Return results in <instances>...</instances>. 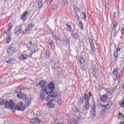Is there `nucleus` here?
<instances>
[{
  "label": "nucleus",
  "mask_w": 124,
  "mask_h": 124,
  "mask_svg": "<svg viewBox=\"0 0 124 124\" xmlns=\"http://www.w3.org/2000/svg\"><path fill=\"white\" fill-rule=\"evenodd\" d=\"M46 100L48 102V103L50 102H53V97L51 96V95H48L46 98Z\"/></svg>",
  "instance_id": "obj_30"
},
{
  "label": "nucleus",
  "mask_w": 124,
  "mask_h": 124,
  "mask_svg": "<svg viewBox=\"0 0 124 124\" xmlns=\"http://www.w3.org/2000/svg\"><path fill=\"white\" fill-rule=\"evenodd\" d=\"M117 25H118V22H117L116 21H114L113 23V27H112L113 30L116 31V29H117V28H118Z\"/></svg>",
  "instance_id": "obj_31"
},
{
  "label": "nucleus",
  "mask_w": 124,
  "mask_h": 124,
  "mask_svg": "<svg viewBox=\"0 0 124 124\" xmlns=\"http://www.w3.org/2000/svg\"><path fill=\"white\" fill-rule=\"evenodd\" d=\"M110 88H106V91L107 93H110Z\"/></svg>",
  "instance_id": "obj_54"
},
{
  "label": "nucleus",
  "mask_w": 124,
  "mask_h": 124,
  "mask_svg": "<svg viewBox=\"0 0 124 124\" xmlns=\"http://www.w3.org/2000/svg\"><path fill=\"white\" fill-rule=\"evenodd\" d=\"M6 43H7V44H9V43H10V42H11V38L9 37V35H8L6 39Z\"/></svg>",
  "instance_id": "obj_35"
},
{
  "label": "nucleus",
  "mask_w": 124,
  "mask_h": 124,
  "mask_svg": "<svg viewBox=\"0 0 124 124\" xmlns=\"http://www.w3.org/2000/svg\"><path fill=\"white\" fill-rule=\"evenodd\" d=\"M79 62L81 65H83L84 67H85V60H84V58L83 57H81V56L79 57L78 58Z\"/></svg>",
  "instance_id": "obj_20"
},
{
  "label": "nucleus",
  "mask_w": 124,
  "mask_h": 124,
  "mask_svg": "<svg viewBox=\"0 0 124 124\" xmlns=\"http://www.w3.org/2000/svg\"><path fill=\"white\" fill-rule=\"evenodd\" d=\"M11 29H12V26L10 27V28L8 29L7 31L5 32V33H7V34H10V33L11 32Z\"/></svg>",
  "instance_id": "obj_40"
},
{
  "label": "nucleus",
  "mask_w": 124,
  "mask_h": 124,
  "mask_svg": "<svg viewBox=\"0 0 124 124\" xmlns=\"http://www.w3.org/2000/svg\"><path fill=\"white\" fill-rule=\"evenodd\" d=\"M47 106L48 108H55V104L53 103V102H50L47 104Z\"/></svg>",
  "instance_id": "obj_28"
},
{
  "label": "nucleus",
  "mask_w": 124,
  "mask_h": 124,
  "mask_svg": "<svg viewBox=\"0 0 124 124\" xmlns=\"http://www.w3.org/2000/svg\"><path fill=\"white\" fill-rule=\"evenodd\" d=\"M83 98L85 99V102H90V99L91 98L87 94V93H84Z\"/></svg>",
  "instance_id": "obj_23"
},
{
  "label": "nucleus",
  "mask_w": 124,
  "mask_h": 124,
  "mask_svg": "<svg viewBox=\"0 0 124 124\" xmlns=\"http://www.w3.org/2000/svg\"><path fill=\"white\" fill-rule=\"evenodd\" d=\"M117 89H118V85H115L112 89V92H113V93L116 92V91H117Z\"/></svg>",
  "instance_id": "obj_47"
},
{
  "label": "nucleus",
  "mask_w": 124,
  "mask_h": 124,
  "mask_svg": "<svg viewBox=\"0 0 124 124\" xmlns=\"http://www.w3.org/2000/svg\"><path fill=\"white\" fill-rule=\"evenodd\" d=\"M26 89V88L22 87L21 89L18 88L15 90V92L16 93H22V91H24V90Z\"/></svg>",
  "instance_id": "obj_26"
},
{
  "label": "nucleus",
  "mask_w": 124,
  "mask_h": 124,
  "mask_svg": "<svg viewBox=\"0 0 124 124\" xmlns=\"http://www.w3.org/2000/svg\"><path fill=\"white\" fill-rule=\"evenodd\" d=\"M43 91L46 93V94H50V96L52 97H57L58 95V93L57 92H55L53 91V90H51L49 91L46 88L45 89H43Z\"/></svg>",
  "instance_id": "obj_6"
},
{
  "label": "nucleus",
  "mask_w": 124,
  "mask_h": 124,
  "mask_svg": "<svg viewBox=\"0 0 124 124\" xmlns=\"http://www.w3.org/2000/svg\"><path fill=\"white\" fill-rule=\"evenodd\" d=\"M120 51H121V48L118 47L116 49V51H114L113 53V61L115 62H117V61H118V56H119L118 52H120Z\"/></svg>",
  "instance_id": "obj_7"
},
{
  "label": "nucleus",
  "mask_w": 124,
  "mask_h": 124,
  "mask_svg": "<svg viewBox=\"0 0 124 124\" xmlns=\"http://www.w3.org/2000/svg\"><path fill=\"white\" fill-rule=\"evenodd\" d=\"M66 27H68V26H71V23L69 22H68L66 24Z\"/></svg>",
  "instance_id": "obj_61"
},
{
  "label": "nucleus",
  "mask_w": 124,
  "mask_h": 124,
  "mask_svg": "<svg viewBox=\"0 0 124 124\" xmlns=\"http://www.w3.org/2000/svg\"><path fill=\"white\" fill-rule=\"evenodd\" d=\"M46 56L47 58H50V53L49 51H47L46 52Z\"/></svg>",
  "instance_id": "obj_51"
},
{
  "label": "nucleus",
  "mask_w": 124,
  "mask_h": 124,
  "mask_svg": "<svg viewBox=\"0 0 124 124\" xmlns=\"http://www.w3.org/2000/svg\"><path fill=\"white\" fill-rule=\"evenodd\" d=\"M75 18L76 20H77V21H80V16H79V15H78V14H77V13H75Z\"/></svg>",
  "instance_id": "obj_37"
},
{
  "label": "nucleus",
  "mask_w": 124,
  "mask_h": 124,
  "mask_svg": "<svg viewBox=\"0 0 124 124\" xmlns=\"http://www.w3.org/2000/svg\"><path fill=\"white\" fill-rule=\"evenodd\" d=\"M43 115V111L41 110L38 111L36 113H35V117H37V118L39 117H41Z\"/></svg>",
  "instance_id": "obj_22"
},
{
  "label": "nucleus",
  "mask_w": 124,
  "mask_h": 124,
  "mask_svg": "<svg viewBox=\"0 0 124 124\" xmlns=\"http://www.w3.org/2000/svg\"><path fill=\"white\" fill-rule=\"evenodd\" d=\"M79 24H78V27H79L80 29L81 30V31H83L84 30V27L83 23H82V21H79L78 22Z\"/></svg>",
  "instance_id": "obj_32"
},
{
  "label": "nucleus",
  "mask_w": 124,
  "mask_h": 124,
  "mask_svg": "<svg viewBox=\"0 0 124 124\" xmlns=\"http://www.w3.org/2000/svg\"><path fill=\"white\" fill-rule=\"evenodd\" d=\"M74 111H75V112H79V109L78 108H74Z\"/></svg>",
  "instance_id": "obj_62"
},
{
  "label": "nucleus",
  "mask_w": 124,
  "mask_h": 124,
  "mask_svg": "<svg viewBox=\"0 0 124 124\" xmlns=\"http://www.w3.org/2000/svg\"><path fill=\"white\" fill-rule=\"evenodd\" d=\"M108 95H102L100 96L99 100L100 102L105 103V102H107L108 101Z\"/></svg>",
  "instance_id": "obj_9"
},
{
  "label": "nucleus",
  "mask_w": 124,
  "mask_h": 124,
  "mask_svg": "<svg viewBox=\"0 0 124 124\" xmlns=\"http://www.w3.org/2000/svg\"><path fill=\"white\" fill-rule=\"evenodd\" d=\"M79 120H80V117L75 115L74 117V121L71 123V124H77L79 123Z\"/></svg>",
  "instance_id": "obj_14"
},
{
  "label": "nucleus",
  "mask_w": 124,
  "mask_h": 124,
  "mask_svg": "<svg viewBox=\"0 0 124 124\" xmlns=\"http://www.w3.org/2000/svg\"><path fill=\"white\" fill-rule=\"evenodd\" d=\"M48 42L49 44H50L53 43V41L52 40H51V39H48Z\"/></svg>",
  "instance_id": "obj_59"
},
{
  "label": "nucleus",
  "mask_w": 124,
  "mask_h": 124,
  "mask_svg": "<svg viewBox=\"0 0 124 124\" xmlns=\"http://www.w3.org/2000/svg\"><path fill=\"white\" fill-rule=\"evenodd\" d=\"M67 27V31H69V32H71V31H72V27H71V26H68Z\"/></svg>",
  "instance_id": "obj_41"
},
{
  "label": "nucleus",
  "mask_w": 124,
  "mask_h": 124,
  "mask_svg": "<svg viewBox=\"0 0 124 124\" xmlns=\"http://www.w3.org/2000/svg\"><path fill=\"white\" fill-rule=\"evenodd\" d=\"M16 50V48H15V47H11L8 49L7 52L8 53V54H10V55H12V54H13V53L15 52Z\"/></svg>",
  "instance_id": "obj_18"
},
{
  "label": "nucleus",
  "mask_w": 124,
  "mask_h": 124,
  "mask_svg": "<svg viewBox=\"0 0 124 124\" xmlns=\"http://www.w3.org/2000/svg\"><path fill=\"white\" fill-rule=\"evenodd\" d=\"M98 90L99 91H101L102 90V87L101 86V85H99L98 86Z\"/></svg>",
  "instance_id": "obj_56"
},
{
  "label": "nucleus",
  "mask_w": 124,
  "mask_h": 124,
  "mask_svg": "<svg viewBox=\"0 0 124 124\" xmlns=\"http://www.w3.org/2000/svg\"><path fill=\"white\" fill-rule=\"evenodd\" d=\"M40 99L42 101H43L46 99V95L43 92H41L40 94Z\"/></svg>",
  "instance_id": "obj_24"
},
{
  "label": "nucleus",
  "mask_w": 124,
  "mask_h": 124,
  "mask_svg": "<svg viewBox=\"0 0 124 124\" xmlns=\"http://www.w3.org/2000/svg\"><path fill=\"white\" fill-rule=\"evenodd\" d=\"M89 44H90V46L94 45L93 40L92 38L89 39Z\"/></svg>",
  "instance_id": "obj_42"
},
{
  "label": "nucleus",
  "mask_w": 124,
  "mask_h": 124,
  "mask_svg": "<svg viewBox=\"0 0 124 124\" xmlns=\"http://www.w3.org/2000/svg\"><path fill=\"white\" fill-rule=\"evenodd\" d=\"M91 46V51L93 52L94 53L95 52V47H94V45H93L92 46Z\"/></svg>",
  "instance_id": "obj_43"
},
{
  "label": "nucleus",
  "mask_w": 124,
  "mask_h": 124,
  "mask_svg": "<svg viewBox=\"0 0 124 124\" xmlns=\"http://www.w3.org/2000/svg\"><path fill=\"white\" fill-rule=\"evenodd\" d=\"M113 105V102L112 101H109L107 105H103L101 103H100V107L101 108L100 111V114L101 116H103V115H105L107 113V112L111 109V107Z\"/></svg>",
  "instance_id": "obj_1"
},
{
  "label": "nucleus",
  "mask_w": 124,
  "mask_h": 124,
  "mask_svg": "<svg viewBox=\"0 0 124 124\" xmlns=\"http://www.w3.org/2000/svg\"><path fill=\"white\" fill-rule=\"evenodd\" d=\"M63 42L65 46H67L69 44H70V38L66 37L63 39Z\"/></svg>",
  "instance_id": "obj_16"
},
{
  "label": "nucleus",
  "mask_w": 124,
  "mask_h": 124,
  "mask_svg": "<svg viewBox=\"0 0 124 124\" xmlns=\"http://www.w3.org/2000/svg\"><path fill=\"white\" fill-rule=\"evenodd\" d=\"M53 120L55 122H57V121L58 120V115H54V116H53Z\"/></svg>",
  "instance_id": "obj_50"
},
{
  "label": "nucleus",
  "mask_w": 124,
  "mask_h": 124,
  "mask_svg": "<svg viewBox=\"0 0 124 124\" xmlns=\"http://www.w3.org/2000/svg\"><path fill=\"white\" fill-rule=\"evenodd\" d=\"M121 34L122 35H124V28L121 29Z\"/></svg>",
  "instance_id": "obj_55"
},
{
  "label": "nucleus",
  "mask_w": 124,
  "mask_h": 124,
  "mask_svg": "<svg viewBox=\"0 0 124 124\" xmlns=\"http://www.w3.org/2000/svg\"><path fill=\"white\" fill-rule=\"evenodd\" d=\"M13 105H11V109L17 110V111H25L26 109V105L23 103V102H20L16 106H15L14 101L13 100Z\"/></svg>",
  "instance_id": "obj_2"
},
{
  "label": "nucleus",
  "mask_w": 124,
  "mask_h": 124,
  "mask_svg": "<svg viewBox=\"0 0 124 124\" xmlns=\"http://www.w3.org/2000/svg\"><path fill=\"white\" fill-rule=\"evenodd\" d=\"M24 102L26 106H27V107H29V106L31 105V98H27V99L25 100Z\"/></svg>",
  "instance_id": "obj_19"
},
{
  "label": "nucleus",
  "mask_w": 124,
  "mask_h": 124,
  "mask_svg": "<svg viewBox=\"0 0 124 124\" xmlns=\"http://www.w3.org/2000/svg\"><path fill=\"white\" fill-rule=\"evenodd\" d=\"M95 117H96V112H92L91 119H92V120H94Z\"/></svg>",
  "instance_id": "obj_36"
},
{
  "label": "nucleus",
  "mask_w": 124,
  "mask_h": 124,
  "mask_svg": "<svg viewBox=\"0 0 124 124\" xmlns=\"http://www.w3.org/2000/svg\"><path fill=\"white\" fill-rule=\"evenodd\" d=\"M36 53V50H34L32 52H31V53L32 55L33 54H35Z\"/></svg>",
  "instance_id": "obj_63"
},
{
  "label": "nucleus",
  "mask_w": 124,
  "mask_h": 124,
  "mask_svg": "<svg viewBox=\"0 0 124 124\" xmlns=\"http://www.w3.org/2000/svg\"><path fill=\"white\" fill-rule=\"evenodd\" d=\"M46 3L48 5H50L51 3H53V2L50 1V0H46Z\"/></svg>",
  "instance_id": "obj_52"
},
{
  "label": "nucleus",
  "mask_w": 124,
  "mask_h": 124,
  "mask_svg": "<svg viewBox=\"0 0 124 124\" xmlns=\"http://www.w3.org/2000/svg\"><path fill=\"white\" fill-rule=\"evenodd\" d=\"M57 74L58 76H60V75L62 74V72L61 71H58Z\"/></svg>",
  "instance_id": "obj_57"
},
{
  "label": "nucleus",
  "mask_w": 124,
  "mask_h": 124,
  "mask_svg": "<svg viewBox=\"0 0 124 124\" xmlns=\"http://www.w3.org/2000/svg\"><path fill=\"white\" fill-rule=\"evenodd\" d=\"M81 14L83 16V20H86V19H87V16H86V13L84 12H82Z\"/></svg>",
  "instance_id": "obj_48"
},
{
  "label": "nucleus",
  "mask_w": 124,
  "mask_h": 124,
  "mask_svg": "<svg viewBox=\"0 0 124 124\" xmlns=\"http://www.w3.org/2000/svg\"><path fill=\"white\" fill-rule=\"evenodd\" d=\"M105 7L106 8H110V4L107 2L105 3Z\"/></svg>",
  "instance_id": "obj_49"
},
{
  "label": "nucleus",
  "mask_w": 124,
  "mask_h": 124,
  "mask_svg": "<svg viewBox=\"0 0 124 124\" xmlns=\"http://www.w3.org/2000/svg\"><path fill=\"white\" fill-rule=\"evenodd\" d=\"M54 39H58L59 40H61V39H60V37H59V36H58L57 35H54Z\"/></svg>",
  "instance_id": "obj_53"
},
{
  "label": "nucleus",
  "mask_w": 124,
  "mask_h": 124,
  "mask_svg": "<svg viewBox=\"0 0 124 124\" xmlns=\"http://www.w3.org/2000/svg\"><path fill=\"white\" fill-rule=\"evenodd\" d=\"M16 96L17 97H18V98H21L24 101L28 98L27 95L25 94V93H24L23 92H20V93H16Z\"/></svg>",
  "instance_id": "obj_8"
},
{
  "label": "nucleus",
  "mask_w": 124,
  "mask_h": 124,
  "mask_svg": "<svg viewBox=\"0 0 124 124\" xmlns=\"http://www.w3.org/2000/svg\"><path fill=\"white\" fill-rule=\"evenodd\" d=\"M120 70L121 69L117 67L113 70L111 73V76L115 82H116V81H119L120 79V75L121 74Z\"/></svg>",
  "instance_id": "obj_3"
},
{
  "label": "nucleus",
  "mask_w": 124,
  "mask_h": 124,
  "mask_svg": "<svg viewBox=\"0 0 124 124\" xmlns=\"http://www.w3.org/2000/svg\"><path fill=\"white\" fill-rule=\"evenodd\" d=\"M74 11H75L76 13L79 12V7H76L75 8H74Z\"/></svg>",
  "instance_id": "obj_46"
},
{
  "label": "nucleus",
  "mask_w": 124,
  "mask_h": 124,
  "mask_svg": "<svg viewBox=\"0 0 124 124\" xmlns=\"http://www.w3.org/2000/svg\"><path fill=\"white\" fill-rule=\"evenodd\" d=\"M46 84H47V81H46L41 80V81H40V82L38 84V85L42 89H44V88H45V86H46Z\"/></svg>",
  "instance_id": "obj_12"
},
{
  "label": "nucleus",
  "mask_w": 124,
  "mask_h": 124,
  "mask_svg": "<svg viewBox=\"0 0 124 124\" xmlns=\"http://www.w3.org/2000/svg\"><path fill=\"white\" fill-rule=\"evenodd\" d=\"M92 112L93 113H96V110H97V107H96V105L95 103L93 104L92 107Z\"/></svg>",
  "instance_id": "obj_21"
},
{
  "label": "nucleus",
  "mask_w": 124,
  "mask_h": 124,
  "mask_svg": "<svg viewBox=\"0 0 124 124\" xmlns=\"http://www.w3.org/2000/svg\"><path fill=\"white\" fill-rule=\"evenodd\" d=\"M47 88L49 90V92L50 91L55 90V84L54 83V81H51L47 85Z\"/></svg>",
  "instance_id": "obj_11"
},
{
  "label": "nucleus",
  "mask_w": 124,
  "mask_h": 124,
  "mask_svg": "<svg viewBox=\"0 0 124 124\" xmlns=\"http://www.w3.org/2000/svg\"><path fill=\"white\" fill-rule=\"evenodd\" d=\"M68 4L67 0H62V4L63 6H66Z\"/></svg>",
  "instance_id": "obj_33"
},
{
  "label": "nucleus",
  "mask_w": 124,
  "mask_h": 124,
  "mask_svg": "<svg viewBox=\"0 0 124 124\" xmlns=\"http://www.w3.org/2000/svg\"><path fill=\"white\" fill-rule=\"evenodd\" d=\"M120 105L121 107H123L124 108V101L123 102H121Z\"/></svg>",
  "instance_id": "obj_60"
},
{
  "label": "nucleus",
  "mask_w": 124,
  "mask_h": 124,
  "mask_svg": "<svg viewBox=\"0 0 124 124\" xmlns=\"http://www.w3.org/2000/svg\"><path fill=\"white\" fill-rule=\"evenodd\" d=\"M27 59H28V55L26 54H23L20 57V60L21 61H25L27 60Z\"/></svg>",
  "instance_id": "obj_25"
},
{
  "label": "nucleus",
  "mask_w": 124,
  "mask_h": 124,
  "mask_svg": "<svg viewBox=\"0 0 124 124\" xmlns=\"http://www.w3.org/2000/svg\"><path fill=\"white\" fill-rule=\"evenodd\" d=\"M30 123L31 124H39L41 123V120L37 118H35L34 119H31L30 121Z\"/></svg>",
  "instance_id": "obj_10"
},
{
  "label": "nucleus",
  "mask_w": 124,
  "mask_h": 124,
  "mask_svg": "<svg viewBox=\"0 0 124 124\" xmlns=\"http://www.w3.org/2000/svg\"><path fill=\"white\" fill-rule=\"evenodd\" d=\"M29 31L27 28H26L24 31H21V33L22 35H24V34H26V33H28L29 32Z\"/></svg>",
  "instance_id": "obj_39"
},
{
  "label": "nucleus",
  "mask_w": 124,
  "mask_h": 124,
  "mask_svg": "<svg viewBox=\"0 0 124 124\" xmlns=\"http://www.w3.org/2000/svg\"><path fill=\"white\" fill-rule=\"evenodd\" d=\"M34 28V22H31L27 27V29L29 31H31L32 29Z\"/></svg>",
  "instance_id": "obj_15"
},
{
  "label": "nucleus",
  "mask_w": 124,
  "mask_h": 124,
  "mask_svg": "<svg viewBox=\"0 0 124 124\" xmlns=\"http://www.w3.org/2000/svg\"><path fill=\"white\" fill-rule=\"evenodd\" d=\"M118 117L121 119H124V115L122 113V112H119L118 114Z\"/></svg>",
  "instance_id": "obj_44"
},
{
  "label": "nucleus",
  "mask_w": 124,
  "mask_h": 124,
  "mask_svg": "<svg viewBox=\"0 0 124 124\" xmlns=\"http://www.w3.org/2000/svg\"><path fill=\"white\" fill-rule=\"evenodd\" d=\"M13 100H10L9 102L7 101L6 100H4V99H0V106H2V105H4L5 108H10L11 107V105H13Z\"/></svg>",
  "instance_id": "obj_4"
},
{
  "label": "nucleus",
  "mask_w": 124,
  "mask_h": 124,
  "mask_svg": "<svg viewBox=\"0 0 124 124\" xmlns=\"http://www.w3.org/2000/svg\"><path fill=\"white\" fill-rule=\"evenodd\" d=\"M49 45L50 46L51 48H52V49H53V47H54V43H51L50 44H49Z\"/></svg>",
  "instance_id": "obj_58"
},
{
  "label": "nucleus",
  "mask_w": 124,
  "mask_h": 124,
  "mask_svg": "<svg viewBox=\"0 0 124 124\" xmlns=\"http://www.w3.org/2000/svg\"><path fill=\"white\" fill-rule=\"evenodd\" d=\"M72 36L73 38H78L79 37V35L78 33L76 32V33L72 34Z\"/></svg>",
  "instance_id": "obj_38"
},
{
  "label": "nucleus",
  "mask_w": 124,
  "mask_h": 124,
  "mask_svg": "<svg viewBox=\"0 0 124 124\" xmlns=\"http://www.w3.org/2000/svg\"><path fill=\"white\" fill-rule=\"evenodd\" d=\"M91 105H90V102H85L84 106L83 107V109L84 111H88L90 109Z\"/></svg>",
  "instance_id": "obj_17"
},
{
  "label": "nucleus",
  "mask_w": 124,
  "mask_h": 124,
  "mask_svg": "<svg viewBox=\"0 0 124 124\" xmlns=\"http://www.w3.org/2000/svg\"><path fill=\"white\" fill-rule=\"evenodd\" d=\"M27 15H29V12L25 11L23 13V15H21V20L24 22L27 21Z\"/></svg>",
  "instance_id": "obj_13"
},
{
  "label": "nucleus",
  "mask_w": 124,
  "mask_h": 124,
  "mask_svg": "<svg viewBox=\"0 0 124 124\" xmlns=\"http://www.w3.org/2000/svg\"><path fill=\"white\" fill-rule=\"evenodd\" d=\"M31 56H32V54L31 52V53L28 56H27V57H29V58H31Z\"/></svg>",
  "instance_id": "obj_64"
},
{
  "label": "nucleus",
  "mask_w": 124,
  "mask_h": 124,
  "mask_svg": "<svg viewBox=\"0 0 124 124\" xmlns=\"http://www.w3.org/2000/svg\"><path fill=\"white\" fill-rule=\"evenodd\" d=\"M35 4H37V6L38 8H40L41 7V5H42V2L39 1H36L35 2Z\"/></svg>",
  "instance_id": "obj_34"
},
{
  "label": "nucleus",
  "mask_w": 124,
  "mask_h": 124,
  "mask_svg": "<svg viewBox=\"0 0 124 124\" xmlns=\"http://www.w3.org/2000/svg\"><path fill=\"white\" fill-rule=\"evenodd\" d=\"M15 60V59L10 58L8 61L6 62V63H8V64H13V63H14Z\"/></svg>",
  "instance_id": "obj_27"
},
{
  "label": "nucleus",
  "mask_w": 124,
  "mask_h": 124,
  "mask_svg": "<svg viewBox=\"0 0 124 124\" xmlns=\"http://www.w3.org/2000/svg\"><path fill=\"white\" fill-rule=\"evenodd\" d=\"M23 29V25L21 24L16 27L15 29V33L16 36H19L22 32V30Z\"/></svg>",
  "instance_id": "obj_5"
},
{
  "label": "nucleus",
  "mask_w": 124,
  "mask_h": 124,
  "mask_svg": "<svg viewBox=\"0 0 124 124\" xmlns=\"http://www.w3.org/2000/svg\"><path fill=\"white\" fill-rule=\"evenodd\" d=\"M84 101H85V99H84V96H83L80 97V98L78 99L79 104H83V103H84Z\"/></svg>",
  "instance_id": "obj_29"
},
{
  "label": "nucleus",
  "mask_w": 124,
  "mask_h": 124,
  "mask_svg": "<svg viewBox=\"0 0 124 124\" xmlns=\"http://www.w3.org/2000/svg\"><path fill=\"white\" fill-rule=\"evenodd\" d=\"M51 10H56L57 9V6L56 5H52V6L51 7Z\"/></svg>",
  "instance_id": "obj_45"
}]
</instances>
